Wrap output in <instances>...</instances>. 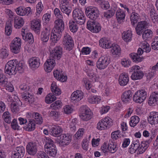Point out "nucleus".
Instances as JSON below:
<instances>
[{"mask_svg":"<svg viewBox=\"0 0 158 158\" xmlns=\"http://www.w3.org/2000/svg\"><path fill=\"white\" fill-rule=\"evenodd\" d=\"M132 93L130 90H128L123 92L121 96L122 101L124 103H129L131 101Z\"/></svg>","mask_w":158,"mask_h":158,"instance_id":"obj_21","label":"nucleus"},{"mask_svg":"<svg viewBox=\"0 0 158 158\" xmlns=\"http://www.w3.org/2000/svg\"><path fill=\"white\" fill-rule=\"evenodd\" d=\"M28 122L26 125L27 126L24 127V128L28 131H33L35 129V121L31 119H28Z\"/></svg>","mask_w":158,"mask_h":158,"instance_id":"obj_37","label":"nucleus"},{"mask_svg":"<svg viewBox=\"0 0 158 158\" xmlns=\"http://www.w3.org/2000/svg\"><path fill=\"white\" fill-rule=\"evenodd\" d=\"M111 52L113 55L119 56L120 55L121 49L120 46L117 44H112Z\"/></svg>","mask_w":158,"mask_h":158,"instance_id":"obj_34","label":"nucleus"},{"mask_svg":"<svg viewBox=\"0 0 158 158\" xmlns=\"http://www.w3.org/2000/svg\"><path fill=\"white\" fill-rule=\"evenodd\" d=\"M87 28L94 33H98L101 30V26L98 23L93 21H88L87 23Z\"/></svg>","mask_w":158,"mask_h":158,"instance_id":"obj_9","label":"nucleus"},{"mask_svg":"<svg viewBox=\"0 0 158 158\" xmlns=\"http://www.w3.org/2000/svg\"><path fill=\"white\" fill-rule=\"evenodd\" d=\"M22 105V102L20 100L18 101V102H14L11 104V111L13 112L16 113L19 110V106Z\"/></svg>","mask_w":158,"mask_h":158,"instance_id":"obj_44","label":"nucleus"},{"mask_svg":"<svg viewBox=\"0 0 158 158\" xmlns=\"http://www.w3.org/2000/svg\"><path fill=\"white\" fill-rule=\"evenodd\" d=\"M23 30H24L23 28L22 29V36L23 39L28 41L29 43H32L34 42V38L32 34L31 33H27L26 34L23 31Z\"/></svg>","mask_w":158,"mask_h":158,"instance_id":"obj_33","label":"nucleus"},{"mask_svg":"<svg viewBox=\"0 0 158 158\" xmlns=\"http://www.w3.org/2000/svg\"><path fill=\"white\" fill-rule=\"evenodd\" d=\"M64 113L67 114H69L72 113L73 110L72 107L69 105H67L64 106L63 108Z\"/></svg>","mask_w":158,"mask_h":158,"instance_id":"obj_61","label":"nucleus"},{"mask_svg":"<svg viewBox=\"0 0 158 158\" xmlns=\"http://www.w3.org/2000/svg\"><path fill=\"white\" fill-rule=\"evenodd\" d=\"M148 121L152 125L156 124L158 123V112H152L148 118Z\"/></svg>","mask_w":158,"mask_h":158,"instance_id":"obj_25","label":"nucleus"},{"mask_svg":"<svg viewBox=\"0 0 158 158\" xmlns=\"http://www.w3.org/2000/svg\"><path fill=\"white\" fill-rule=\"evenodd\" d=\"M21 46V40L19 37L15 38L11 42L10 47L13 53L17 54L20 52Z\"/></svg>","mask_w":158,"mask_h":158,"instance_id":"obj_8","label":"nucleus"},{"mask_svg":"<svg viewBox=\"0 0 158 158\" xmlns=\"http://www.w3.org/2000/svg\"><path fill=\"white\" fill-rule=\"evenodd\" d=\"M19 155H22L23 157L25 152V148L23 146L17 147L13 148Z\"/></svg>","mask_w":158,"mask_h":158,"instance_id":"obj_53","label":"nucleus"},{"mask_svg":"<svg viewBox=\"0 0 158 158\" xmlns=\"http://www.w3.org/2000/svg\"><path fill=\"white\" fill-rule=\"evenodd\" d=\"M11 128L14 130H19L21 128L19 126L17 123V120L15 119L13 120L12 122L11 123Z\"/></svg>","mask_w":158,"mask_h":158,"instance_id":"obj_60","label":"nucleus"},{"mask_svg":"<svg viewBox=\"0 0 158 158\" xmlns=\"http://www.w3.org/2000/svg\"><path fill=\"white\" fill-rule=\"evenodd\" d=\"M61 102L60 101H57L51 104L50 108L53 110H56L60 108L62 106Z\"/></svg>","mask_w":158,"mask_h":158,"instance_id":"obj_56","label":"nucleus"},{"mask_svg":"<svg viewBox=\"0 0 158 158\" xmlns=\"http://www.w3.org/2000/svg\"><path fill=\"white\" fill-rule=\"evenodd\" d=\"M23 70V66L17 60L9 61L6 64L4 72L9 75H15L18 72L21 73Z\"/></svg>","mask_w":158,"mask_h":158,"instance_id":"obj_1","label":"nucleus"},{"mask_svg":"<svg viewBox=\"0 0 158 158\" xmlns=\"http://www.w3.org/2000/svg\"><path fill=\"white\" fill-rule=\"evenodd\" d=\"M116 15V18L118 22L123 20L125 17V14L124 12L120 9L117 10Z\"/></svg>","mask_w":158,"mask_h":158,"instance_id":"obj_40","label":"nucleus"},{"mask_svg":"<svg viewBox=\"0 0 158 158\" xmlns=\"http://www.w3.org/2000/svg\"><path fill=\"white\" fill-rule=\"evenodd\" d=\"M150 17L154 23L156 22L158 19V15L156 11L153 7H151L149 13Z\"/></svg>","mask_w":158,"mask_h":158,"instance_id":"obj_36","label":"nucleus"},{"mask_svg":"<svg viewBox=\"0 0 158 158\" xmlns=\"http://www.w3.org/2000/svg\"><path fill=\"white\" fill-rule=\"evenodd\" d=\"M85 13L88 17L94 20L96 19L99 15V12L98 9L92 6L88 7L86 8Z\"/></svg>","mask_w":158,"mask_h":158,"instance_id":"obj_6","label":"nucleus"},{"mask_svg":"<svg viewBox=\"0 0 158 158\" xmlns=\"http://www.w3.org/2000/svg\"><path fill=\"white\" fill-rule=\"evenodd\" d=\"M82 113L80 115L81 119L84 121H87L92 117V112L90 109L86 106L82 108Z\"/></svg>","mask_w":158,"mask_h":158,"instance_id":"obj_14","label":"nucleus"},{"mask_svg":"<svg viewBox=\"0 0 158 158\" xmlns=\"http://www.w3.org/2000/svg\"><path fill=\"white\" fill-rule=\"evenodd\" d=\"M0 56L2 58H6L8 56V51L5 48H3L1 49Z\"/></svg>","mask_w":158,"mask_h":158,"instance_id":"obj_59","label":"nucleus"},{"mask_svg":"<svg viewBox=\"0 0 158 158\" xmlns=\"http://www.w3.org/2000/svg\"><path fill=\"white\" fill-rule=\"evenodd\" d=\"M62 44L66 50H70L72 49L73 45V41L72 38L68 34H64Z\"/></svg>","mask_w":158,"mask_h":158,"instance_id":"obj_10","label":"nucleus"},{"mask_svg":"<svg viewBox=\"0 0 158 158\" xmlns=\"http://www.w3.org/2000/svg\"><path fill=\"white\" fill-rule=\"evenodd\" d=\"M83 98V93L80 90H77L74 92L71 96V101L73 103H76L79 101Z\"/></svg>","mask_w":158,"mask_h":158,"instance_id":"obj_19","label":"nucleus"},{"mask_svg":"<svg viewBox=\"0 0 158 158\" xmlns=\"http://www.w3.org/2000/svg\"><path fill=\"white\" fill-rule=\"evenodd\" d=\"M63 53L62 48L60 46L55 47L50 53V57L53 59H60Z\"/></svg>","mask_w":158,"mask_h":158,"instance_id":"obj_12","label":"nucleus"},{"mask_svg":"<svg viewBox=\"0 0 158 158\" xmlns=\"http://www.w3.org/2000/svg\"><path fill=\"white\" fill-rule=\"evenodd\" d=\"M148 103L150 105L153 104L158 103V92L155 91L152 93L149 98Z\"/></svg>","mask_w":158,"mask_h":158,"instance_id":"obj_30","label":"nucleus"},{"mask_svg":"<svg viewBox=\"0 0 158 158\" xmlns=\"http://www.w3.org/2000/svg\"><path fill=\"white\" fill-rule=\"evenodd\" d=\"M113 124L112 120L109 117H106L101 119L97 125V128L102 130L109 128Z\"/></svg>","mask_w":158,"mask_h":158,"instance_id":"obj_5","label":"nucleus"},{"mask_svg":"<svg viewBox=\"0 0 158 158\" xmlns=\"http://www.w3.org/2000/svg\"><path fill=\"white\" fill-rule=\"evenodd\" d=\"M71 136L68 133L60 135L59 142L60 145L64 147L68 145L71 141Z\"/></svg>","mask_w":158,"mask_h":158,"instance_id":"obj_13","label":"nucleus"},{"mask_svg":"<svg viewBox=\"0 0 158 158\" xmlns=\"http://www.w3.org/2000/svg\"><path fill=\"white\" fill-rule=\"evenodd\" d=\"M148 23L145 21H143L139 22L135 28L137 34L139 35H141L143 32L149 26Z\"/></svg>","mask_w":158,"mask_h":158,"instance_id":"obj_16","label":"nucleus"},{"mask_svg":"<svg viewBox=\"0 0 158 158\" xmlns=\"http://www.w3.org/2000/svg\"><path fill=\"white\" fill-rule=\"evenodd\" d=\"M99 44L102 48L107 49L110 48L112 45L110 41L105 37L102 38L100 40Z\"/></svg>","mask_w":158,"mask_h":158,"instance_id":"obj_31","label":"nucleus"},{"mask_svg":"<svg viewBox=\"0 0 158 158\" xmlns=\"http://www.w3.org/2000/svg\"><path fill=\"white\" fill-rule=\"evenodd\" d=\"M53 74L54 77L62 82L65 81L67 79V76L63 74L61 70H56L54 71Z\"/></svg>","mask_w":158,"mask_h":158,"instance_id":"obj_28","label":"nucleus"},{"mask_svg":"<svg viewBox=\"0 0 158 158\" xmlns=\"http://www.w3.org/2000/svg\"><path fill=\"white\" fill-rule=\"evenodd\" d=\"M20 92L21 93V96L22 99L26 101H27L30 102L31 101V99L33 98V96L30 94L29 93L27 94L24 92H27L28 90L29 87L26 85H21L19 87Z\"/></svg>","mask_w":158,"mask_h":158,"instance_id":"obj_11","label":"nucleus"},{"mask_svg":"<svg viewBox=\"0 0 158 158\" xmlns=\"http://www.w3.org/2000/svg\"><path fill=\"white\" fill-rule=\"evenodd\" d=\"M74 21H70L69 23V27L70 31L73 33H76L78 28V24Z\"/></svg>","mask_w":158,"mask_h":158,"instance_id":"obj_38","label":"nucleus"},{"mask_svg":"<svg viewBox=\"0 0 158 158\" xmlns=\"http://www.w3.org/2000/svg\"><path fill=\"white\" fill-rule=\"evenodd\" d=\"M152 48L154 50H158V37H156L152 43Z\"/></svg>","mask_w":158,"mask_h":158,"instance_id":"obj_62","label":"nucleus"},{"mask_svg":"<svg viewBox=\"0 0 158 158\" xmlns=\"http://www.w3.org/2000/svg\"><path fill=\"white\" fill-rule=\"evenodd\" d=\"M111 137L114 140H116L121 138L120 131L118 130L113 132L111 134Z\"/></svg>","mask_w":158,"mask_h":158,"instance_id":"obj_58","label":"nucleus"},{"mask_svg":"<svg viewBox=\"0 0 158 158\" xmlns=\"http://www.w3.org/2000/svg\"><path fill=\"white\" fill-rule=\"evenodd\" d=\"M27 152L28 154L34 156L37 152V147L35 143L30 142L27 145Z\"/></svg>","mask_w":158,"mask_h":158,"instance_id":"obj_23","label":"nucleus"},{"mask_svg":"<svg viewBox=\"0 0 158 158\" xmlns=\"http://www.w3.org/2000/svg\"><path fill=\"white\" fill-rule=\"evenodd\" d=\"M56 65L55 61L51 57L48 59L44 64V69L48 73L50 72Z\"/></svg>","mask_w":158,"mask_h":158,"instance_id":"obj_17","label":"nucleus"},{"mask_svg":"<svg viewBox=\"0 0 158 158\" xmlns=\"http://www.w3.org/2000/svg\"><path fill=\"white\" fill-rule=\"evenodd\" d=\"M40 20L37 19L33 20L31 23L32 28L38 34L40 33Z\"/></svg>","mask_w":158,"mask_h":158,"instance_id":"obj_29","label":"nucleus"},{"mask_svg":"<svg viewBox=\"0 0 158 158\" xmlns=\"http://www.w3.org/2000/svg\"><path fill=\"white\" fill-rule=\"evenodd\" d=\"M140 45L142 48H139L137 53H133L129 55L132 60L135 62H140L143 60L144 58L141 55L143 54V51L148 53L151 50V47L147 42L143 41L141 43Z\"/></svg>","mask_w":158,"mask_h":158,"instance_id":"obj_2","label":"nucleus"},{"mask_svg":"<svg viewBox=\"0 0 158 158\" xmlns=\"http://www.w3.org/2000/svg\"><path fill=\"white\" fill-rule=\"evenodd\" d=\"M144 75L142 71L140 70L137 73H133L131 76V78L133 80L140 79L142 78Z\"/></svg>","mask_w":158,"mask_h":158,"instance_id":"obj_43","label":"nucleus"},{"mask_svg":"<svg viewBox=\"0 0 158 158\" xmlns=\"http://www.w3.org/2000/svg\"><path fill=\"white\" fill-rule=\"evenodd\" d=\"M2 118L5 121L8 123H10L11 122V118L8 111L4 112L2 115Z\"/></svg>","mask_w":158,"mask_h":158,"instance_id":"obj_50","label":"nucleus"},{"mask_svg":"<svg viewBox=\"0 0 158 158\" xmlns=\"http://www.w3.org/2000/svg\"><path fill=\"white\" fill-rule=\"evenodd\" d=\"M47 153V155L53 157H55L57 153V149L56 147H52V148L47 149V151H45Z\"/></svg>","mask_w":158,"mask_h":158,"instance_id":"obj_48","label":"nucleus"},{"mask_svg":"<svg viewBox=\"0 0 158 158\" xmlns=\"http://www.w3.org/2000/svg\"><path fill=\"white\" fill-rule=\"evenodd\" d=\"M27 116L28 117L29 116L31 118H34V121L37 124H41L43 122L41 115L37 112L28 113Z\"/></svg>","mask_w":158,"mask_h":158,"instance_id":"obj_22","label":"nucleus"},{"mask_svg":"<svg viewBox=\"0 0 158 158\" xmlns=\"http://www.w3.org/2000/svg\"><path fill=\"white\" fill-rule=\"evenodd\" d=\"M109 152L111 153H114L118 150V148L116 144L112 142L109 143L108 144Z\"/></svg>","mask_w":158,"mask_h":158,"instance_id":"obj_52","label":"nucleus"},{"mask_svg":"<svg viewBox=\"0 0 158 158\" xmlns=\"http://www.w3.org/2000/svg\"><path fill=\"white\" fill-rule=\"evenodd\" d=\"M51 28L49 26L46 27L41 32V40L44 42H47L48 40L51 33Z\"/></svg>","mask_w":158,"mask_h":158,"instance_id":"obj_18","label":"nucleus"},{"mask_svg":"<svg viewBox=\"0 0 158 158\" xmlns=\"http://www.w3.org/2000/svg\"><path fill=\"white\" fill-rule=\"evenodd\" d=\"M51 90L54 94L56 95H59L61 93V90L60 89L57 88L56 85L52 83L51 86Z\"/></svg>","mask_w":158,"mask_h":158,"instance_id":"obj_49","label":"nucleus"},{"mask_svg":"<svg viewBox=\"0 0 158 158\" xmlns=\"http://www.w3.org/2000/svg\"><path fill=\"white\" fill-rule=\"evenodd\" d=\"M115 14V10L114 9H111L104 12L103 13V15L105 18L106 19H110Z\"/></svg>","mask_w":158,"mask_h":158,"instance_id":"obj_55","label":"nucleus"},{"mask_svg":"<svg viewBox=\"0 0 158 158\" xmlns=\"http://www.w3.org/2000/svg\"><path fill=\"white\" fill-rule=\"evenodd\" d=\"M62 33L57 32H52L51 35V40L54 43H56L57 41L60 39Z\"/></svg>","mask_w":158,"mask_h":158,"instance_id":"obj_39","label":"nucleus"},{"mask_svg":"<svg viewBox=\"0 0 158 158\" xmlns=\"http://www.w3.org/2000/svg\"><path fill=\"white\" fill-rule=\"evenodd\" d=\"M101 98L100 96H91L88 99V102L91 103H98L100 102Z\"/></svg>","mask_w":158,"mask_h":158,"instance_id":"obj_47","label":"nucleus"},{"mask_svg":"<svg viewBox=\"0 0 158 158\" xmlns=\"http://www.w3.org/2000/svg\"><path fill=\"white\" fill-rule=\"evenodd\" d=\"M139 118L138 116H132L131 118L129 124L131 127H134L139 123Z\"/></svg>","mask_w":158,"mask_h":158,"instance_id":"obj_46","label":"nucleus"},{"mask_svg":"<svg viewBox=\"0 0 158 158\" xmlns=\"http://www.w3.org/2000/svg\"><path fill=\"white\" fill-rule=\"evenodd\" d=\"M131 62L127 59H123L121 61L122 65L125 67H128L130 66Z\"/></svg>","mask_w":158,"mask_h":158,"instance_id":"obj_64","label":"nucleus"},{"mask_svg":"<svg viewBox=\"0 0 158 158\" xmlns=\"http://www.w3.org/2000/svg\"><path fill=\"white\" fill-rule=\"evenodd\" d=\"M30 66L32 68H36L39 67L40 64V60L39 58L33 57L29 60Z\"/></svg>","mask_w":158,"mask_h":158,"instance_id":"obj_32","label":"nucleus"},{"mask_svg":"<svg viewBox=\"0 0 158 158\" xmlns=\"http://www.w3.org/2000/svg\"><path fill=\"white\" fill-rule=\"evenodd\" d=\"M16 11L18 15L21 16H30L32 14L31 8L29 7L25 8L20 6L16 9Z\"/></svg>","mask_w":158,"mask_h":158,"instance_id":"obj_15","label":"nucleus"},{"mask_svg":"<svg viewBox=\"0 0 158 158\" xmlns=\"http://www.w3.org/2000/svg\"><path fill=\"white\" fill-rule=\"evenodd\" d=\"M62 131V128L58 125L53 126L50 129L49 131L50 134L55 137L59 136Z\"/></svg>","mask_w":158,"mask_h":158,"instance_id":"obj_24","label":"nucleus"},{"mask_svg":"<svg viewBox=\"0 0 158 158\" xmlns=\"http://www.w3.org/2000/svg\"><path fill=\"white\" fill-rule=\"evenodd\" d=\"M8 79L2 73H0V85L5 86L8 83Z\"/></svg>","mask_w":158,"mask_h":158,"instance_id":"obj_54","label":"nucleus"},{"mask_svg":"<svg viewBox=\"0 0 158 158\" xmlns=\"http://www.w3.org/2000/svg\"><path fill=\"white\" fill-rule=\"evenodd\" d=\"M60 7L61 10L63 13L66 14L68 16H69L71 12V9L69 7V5L60 6Z\"/></svg>","mask_w":158,"mask_h":158,"instance_id":"obj_45","label":"nucleus"},{"mask_svg":"<svg viewBox=\"0 0 158 158\" xmlns=\"http://www.w3.org/2000/svg\"><path fill=\"white\" fill-rule=\"evenodd\" d=\"M142 34L143 39L145 41L149 40L152 37V32L150 29H147L144 31Z\"/></svg>","mask_w":158,"mask_h":158,"instance_id":"obj_42","label":"nucleus"},{"mask_svg":"<svg viewBox=\"0 0 158 158\" xmlns=\"http://www.w3.org/2000/svg\"><path fill=\"white\" fill-rule=\"evenodd\" d=\"M110 62V59L109 56L107 55L101 56L97 62V67L99 69H104L107 67Z\"/></svg>","mask_w":158,"mask_h":158,"instance_id":"obj_4","label":"nucleus"},{"mask_svg":"<svg viewBox=\"0 0 158 158\" xmlns=\"http://www.w3.org/2000/svg\"><path fill=\"white\" fill-rule=\"evenodd\" d=\"M73 17L74 21L79 24H83L85 22V17L83 11L80 9H75L73 11Z\"/></svg>","mask_w":158,"mask_h":158,"instance_id":"obj_3","label":"nucleus"},{"mask_svg":"<svg viewBox=\"0 0 158 158\" xmlns=\"http://www.w3.org/2000/svg\"><path fill=\"white\" fill-rule=\"evenodd\" d=\"M56 97L52 94H49L46 97L45 101L47 103H51L56 99Z\"/></svg>","mask_w":158,"mask_h":158,"instance_id":"obj_51","label":"nucleus"},{"mask_svg":"<svg viewBox=\"0 0 158 158\" xmlns=\"http://www.w3.org/2000/svg\"><path fill=\"white\" fill-rule=\"evenodd\" d=\"M139 18V15L137 13L134 12H132L130 17L131 23L133 26H134L135 23H137Z\"/></svg>","mask_w":158,"mask_h":158,"instance_id":"obj_41","label":"nucleus"},{"mask_svg":"<svg viewBox=\"0 0 158 158\" xmlns=\"http://www.w3.org/2000/svg\"><path fill=\"white\" fill-rule=\"evenodd\" d=\"M132 36V33L130 30L125 31L122 34V37L123 40L126 42L131 40Z\"/></svg>","mask_w":158,"mask_h":158,"instance_id":"obj_35","label":"nucleus"},{"mask_svg":"<svg viewBox=\"0 0 158 158\" xmlns=\"http://www.w3.org/2000/svg\"><path fill=\"white\" fill-rule=\"evenodd\" d=\"M147 96V92L143 89L136 92L133 97V101L138 103H141L146 99Z\"/></svg>","mask_w":158,"mask_h":158,"instance_id":"obj_7","label":"nucleus"},{"mask_svg":"<svg viewBox=\"0 0 158 158\" xmlns=\"http://www.w3.org/2000/svg\"><path fill=\"white\" fill-rule=\"evenodd\" d=\"M54 31L62 33L64 29V23L62 19H57L55 21Z\"/></svg>","mask_w":158,"mask_h":158,"instance_id":"obj_20","label":"nucleus"},{"mask_svg":"<svg viewBox=\"0 0 158 158\" xmlns=\"http://www.w3.org/2000/svg\"><path fill=\"white\" fill-rule=\"evenodd\" d=\"M12 24L10 22L6 23L5 27V33L8 36L10 35L12 32Z\"/></svg>","mask_w":158,"mask_h":158,"instance_id":"obj_57","label":"nucleus"},{"mask_svg":"<svg viewBox=\"0 0 158 158\" xmlns=\"http://www.w3.org/2000/svg\"><path fill=\"white\" fill-rule=\"evenodd\" d=\"M24 23L23 18L19 16H16L14 17V27L16 29H19L23 27Z\"/></svg>","mask_w":158,"mask_h":158,"instance_id":"obj_26","label":"nucleus"},{"mask_svg":"<svg viewBox=\"0 0 158 158\" xmlns=\"http://www.w3.org/2000/svg\"><path fill=\"white\" fill-rule=\"evenodd\" d=\"M54 12L55 15L58 19H62L63 18L62 13L60 11L59 9L56 8Z\"/></svg>","mask_w":158,"mask_h":158,"instance_id":"obj_63","label":"nucleus"},{"mask_svg":"<svg viewBox=\"0 0 158 158\" xmlns=\"http://www.w3.org/2000/svg\"><path fill=\"white\" fill-rule=\"evenodd\" d=\"M129 77L127 74L122 73L119 76L118 81L119 84L121 86H125L128 83Z\"/></svg>","mask_w":158,"mask_h":158,"instance_id":"obj_27","label":"nucleus"}]
</instances>
